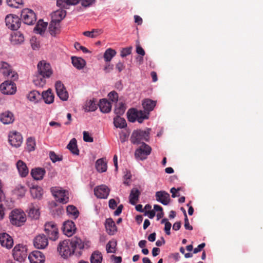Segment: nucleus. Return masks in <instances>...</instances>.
<instances>
[{
  "label": "nucleus",
  "instance_id": "f257e3e1",
  "mask_svg": "<svg viewBox=\"0 0 263 263\" xmlns=\"http://www.w3.org/2000/svg\"><path fill=\"white\" fill-rule=\"evenodd\" d=\"M149 129L146 130L138 129L134 130L130 136V140L134 144H142L144 141H148L149 138Z\"/></svg>",
  "mask_w": 263,
  "mask_h": 263
},
{
  "label": "nucleus",
  "instance_id": "f03ea898",
  "mask_svg": "<svg viewBox=\"0 0 263 263\" xmlns=\"http://www.w3.org/2000/svg\"><path fill=\"white\" fill-rule=\"evenodd\" d=\"M9 219L12 225L20 227L24 224L26 220L25 213L18 209L12 210L9 214Z\"/></svg>",
  "mask_w": 263,
  "mask_h": 263
},
{
  "label": "nucleus",
  "instance_id": "7ed1b4c3",
  "mask_svg": "<svg viewBox=\"0 0 263 263\" xmlns=\"http://www.w3.org/2000/svg\"><path fill=\"white\" fill-rule=\"evenodd\" d=\"M14 259L20 262L24 261L27 256V249L22 244L16 245L13 249Z\"/></svg>",
  "mask_w": 263,
  "mask_h": 263
},
{
  "label": "nucleus",
  "instance_id": "20e7f679",
  "mask_svg": "<svg viewBox=\"0 0 263 263\" xmlns=\"http://www.w3.org/2000/svg\"><path fill=\"white\" fill-rule=\"evenodd\" d=\"M152 148L151 146L143 143L139 148L136 149L135 152V157L138 160H144L146 159L147 156L151 154Z\"/></svg>",
  "mask_w": 263,
  "mask_h": 263
},
{
  "label": "nucleus",
  "instance_id": "39448f33",
  "mask_svg": "<svg viewBox=\"0 0 263 263\" xmlns=\"http://www.w3.org/2000/svg\"><path fill=\"white\" fill-rule=\"evenodd\" d=\"M69 243V240H64L58 245V251L64 258H67L73 254V249L71 248Z\"/></svg>",
  "mask_w": 263,
  "mask_h": 263
},
{
  "label": "nucleus",
  "instance_id": "423d86ee",
  "mask_svg": "<svg viewBox=\"0 0 263 263\" xmlns=\"http://www.w3.org/2000/svg\"><path fill=\"white\" fill-rule=\"evenodd\" d=\"M44 230L50 240L55 241L58 238V229L53 222H46L44 225Z\"/></svg>",
  "mask_w": 263,
  "mask_h": 263
},
{
  "label": "nucleus",
  "instance_id": "0eeeda50",
  "mask_svg": "<svg viewBox=\"0 0 263 263\" xmlns=\"http://www.w3.org/2000/svg\"><path fill=\"white\" fill-rule=\"evenodd\" d=\"M5 22L8 28L13 30H17L21 24L20 18L16 15L11 14L6 16Z\"/></svg>",
  "mask_w": 263,
  "mask_h": 263
},
{
  "label": "nucleus",
  "instance_id": "6e6552de",
  "mask_svg": "<svg viewBox=\"0 0 263 263\" xmlns=\"http://www.w3.org/2000/svg\"><path fill=\"white\" fill-rule=\"evenodd\" d=\"M21 17L25 24L31 25L36 20V15L33 10L29 9H24L22 11Z\"/></svg>",
  "mask_w": 263,
  "mask_h": 263
},
{
  "label": "nucleus",
  "instance_id": "1a4fd4ad",
  "mask_svg": "<svg viewBox=\"0 0 263 263\" xmlns=\"http://www.w3.org/2000/svg\"><path fill=\"white\" fill-rule=\"evenodd\" d=\"M39 73L43 77L48 78L52 74V70L50 65L45 61H41L37 64Z\"/></svg>",
  "mask_w": 263,
  "mask_h": 263
},
{
  "label": "nucleus",
  "instance_id": "9d476101",
  "mask_svg": "<svg viewBox=\"0 0 263 263\" xmlns=\"http://www.w3.org/2000/svg\"><path fill=\"white\" fill-rule=\"evenodd\" d=\"M0 89L3 93L11 95L16 92V87L14 82L6 81L1 84Z\"/></svg>",
  "mask_w": 263,
  "mask_h": 263
},
{
  "label": "nucleus",
  "instance_id": "9b49d317",
  "mask_svg": "<svg viewBox=\"0 0 263 263\" xmlns=\"http://www.w3.org/2000/svg\"><path fill=\"white\" fill-rule=\"evenodd\" d=\"M1 72L5 76L9 77L12 81L18 79V74L12 70L10 65L4 62H1Z\"/></svg>",
  "mask_w": 263,
  "mask_h": 263
},
{
  "label": "nucleus",
  "instance_id": "f8f14e48",
  "mask_svg": "<svg viewBox=\"0 0 263 263\" xmlns=\"http://www.w3.org/2000/svg\"><path fill=\"white\" fill-rule=\"evenodd\" d=\"M52 195L56 200L62 203H66L68 201V197L65 195V191L57 187H53L51 189Z\"/></svg>",
  "mask_w": 263,
  "mask_h": 263
},
{
  "label": "nucleus",
  "instance_id": "ddd939ff",
  "mask_svg": "<svg viewBox=\"0 0 263 263\" xmlns=\"http://www.w3.org/2000/svg\"><path fill=\"white\" fill-rule=\"evenodd\" d=\"M23 142V137L21 134L17 132H12L9 135V142L15 147H20Z\"/></svg>",
  "mask_w": 263,
  "mask_h": 263
},
{
  "label": "nucleus",
  "instance_id": "4468645a",
  "mask_svg": "<svg viewBox=\"0 0 263 263\" xmlns=\"http://www.w3.org/2000/svg\"><path fill=\"white\" fill-rule=\"evenodd\" d=\"M55 87L58 97L63 101H66L69 97L68 93L67 91L64 84L58 81L55 83Z\"/></svg>",
  "mask_w": 263,
  "mask_h": 263
},
{
  "label": "nucleus",
  "instance_id": "2eb2a0df",
  "mask_svg": "<svg viewBox=\"0 0 263 263\" xmlns=\"http://www.w3.org/2000/svg\"><path fill=\"white\" fill-rule=\"evenodd\" d=\"M109 189L104 184L97 186L94 189V194L95 196L98 198H107L109 195Z\"/></svg>",
  "mask_w": 263,
  "mask_h": 263
},
{
  "label": "nucleus",
  "instance_id": "dca6fc26",
  "mask_svg": "<svg viewBox=\"0 0 263 263\" xmlns=\"http://www.w3.org/2000/svg\"><path fill=\"white\" fill-rule=\"evenodd\" d=\"M33 245L38 249H44L48 246V240L44 234L39 235L34 238Z\"/></svg>",
  "mask_w": 263,
  "mask_h": 263
},
{
  "label": "nucleus",
  "instance_id": "f3484780",
  "mask_svg": "<svg viewBox=\"0 0 263 263\" xmlns=\"http://www.w3.org/2000/svg\"><path fill=\"white\" fill-rule=\"evenodd\" d=\"M0 243L3 247L11 249L13 245V240L7 233H0Z\"/></svg>",
  "mask_w": 263,
  "mask_h": 263
},
{
  "label": "nucleus",
  "instance_id": "a211bd4d",
  "mask_svg": "<svg viewBox=\"0 0 263 263\" xmlns=\"http://www.w3.org/2000/svg\"><path fill=\"white\" fill-rule=\"evenodd\" d=\"M28 258L30 263H44L45 256L39 251H34L29 255Z\"/></svg>",
  "mask_w": 263,
  "mask_h": 263
},
{
  "label": "nucleus",
  "instance_id": "6ab92c4d",
  "mask_svg": "<svg viewBox=\"0 0 263 263\" xmlns=\"http://www.w3.org/2000/svg\"><path fill=\"white\" fill-rule=\"evenodd\" d=\"M76 227L74 223L71 220L65 221L63 224V233L67 236H71L76 232Z\"/></svg>",
  "mask_w": 263,
  "mask_h": 263
},
{
  "label": "nucleus",
  "instance_id": "aec40b11",
  "mask_svg": "<svg viewBox=\"0 0 263 263\" xmlns=\"http://www.w3.org/2000/svg\"><path fill=\"white\" fill-rule=\"evenodd\" d=\"M155 196L156 200L163 205H167L171 200L170 194L164 191L157 192Z\"/></svg>",
  "mask_w": 263,
  "mask_h": 263
},
{
  "label": "nucleus",
  "instance_id": "412c9836",
  "mask_svg": "<svg viewBox=\"0 0 263 263\" xmlns=\"http://www.w3.org/2000/svg\"><path fill=\"white\" fill-rule=\"evenodd\" d=\"M10 40L12 45H19L24 41V36L21 32H14L11 34Z\"/></svg>",
  "mask_w": 263,
  "mask_h": 263
},
{
  "label": "nucleus",
  "instance_id": "4be33fe9",
  "mask_svg": "<svg viewBox=\"0 0 263 263\" xmlns=\"http://www.w3.org/2000/svg\"><path fill=\"white\" fill-rule=\"evenodd\" d=\"M105 227L107 233L110 235H114L117 231V228L112 218L106 219Z\"/></svg>",
  "mask_w": 263,
  "mask_h": 263
},
{
  "label": "nucleus",
  "instance_id": "5701e85b",
  "mask_svg": "<svg viewBox=\"0 0 263 263\" xmlns=\"http://www.w3.org/2000/svg\"><path fill=\"white\" fill-rule=\"evenodd\" d=\"M0 120L4 124L12 123L14 121V115L10 111H6L1 114Z\"/></svg>",
  "mask_w": 263,
  "mask_h": 263
},
{
  "label": "nucleus",
  "instance_id": "b1692460",
  "mask_svg": "<svg viewBox=\"0 0 263 263\" xmlns=\"http://www.w3.org/2000/svg\"><path fill=\"white\" fill-rule=\"evenodd\" d=\"M69 243L71 248L73 249V253L78 250L81 251L84 247L82 240L78 237L72 238L70 241L69 240Z\"/></svg>",
  "mask_w": 263,
  "mask_h": 263
},
{
  "label": "nucleus",
  "instance_id": "393cba45",
  "mask_svg": "<svg viewBox=\"0 0 263 263\" xmlns=\"http://www.w3.org/2000/svg\"><path fill=\"white\" fill-rule=\"evenodd\" d=\"M98 106L100 111L103 113H108L111 110V103L106 99L100 100Z\"/></svg>",
  "mask_w": 263,
  "mask_h": 263
},
{
  "label": "nucleus",
  "instance_id": "a878e982",
  "mask_svg": "<svg viewBox=\"0 0 263 263\" xmlns=\"http://www.w3.org/2000/svg\"><path fill=\"white\" fill-rule=\"evenodd\" d=\"M16 167L21 177H25L28 174V168L26 164L23 161L18 160L17 162Z\"/></svg>",
  "mask_w": 263,
  "mask_h": 263
},
{
  "label": "nucleus",
  "instance_id": "bb28decb",
  "mask_svg": "<svg viewBox=\"0 0 263 263\" xmlns=\"http://www.w3.org/2000/svg\"><path fill=\"white\" fill-rule=\"evenodd\" d=\"M140 194L141 193L138 189H133L129 196V203L132 205H135L139 200Z\"/></svg>",
  "mask_w": 263,
  "mask_h": 263
},
{
  "label": "nucleus",
  "instance_id": "cd10ccee",
  "mask_svg": "<svg viewBox=\"0 0 263 263\" xmlns=\"http://www.w3.org/2000/svg\"><path fill=\"white\" fill-rule=\"evenodd\" d=\"M45 172V170L44 168H35L31 170V175L34 179L40 180L43 178Z\"/></svg>",
  "mask_w": 263,
  "mask_h": 263
},
{
  "label": "nucleus",
  "instance_id": "c85d7f7f",
  "mask_svg": "<svg viewBox=\"0 0 263 263\" xmlns=\"http://www.w3.org/2000/svg\"><path fill=\"white\" fill-rule=\"evenodd\" d=\"M66 11L63 9H60L55 11L52 15V21L58 22H60L65 17Z\"/></svg>",
  "mask_w": 263,
  "mask_h": 263
},
{
  "label": "nucleus",
  "instance_id": "c756f323",
  "mask_svg": "<svg viewBox=\"0 0 263 263\" xmlns=\"http://www.w3.org/2000/svg\"><path fill=\"white\" fill-rule=\"evenodd\" d=\"M96 168L97 171L100 173L106 172L107 165L105 159L101 158L97 160L96 162Z\"/></svg>",
  "mask_w": 263,
  "mask_h": 263
},
{
  "label": "nucleus",
  "instance_id": "7c9ffc66",
  "mask_svg": "<svg viewBox=\"0 0 263 263\" xmlns=\"http://www.w3.org/2000/svg\"><path fill=\"white\" fill-rule=\"evenodd\" d=\"M49 31L51 35L55 36L60 32V24L51 20L49 26Z\"/></svg>",
  "mask_w": 263,
  "mask_h": 263
},
{
  "label": "nucleus",
  "instance_id": "2f4dec72",
  "mask_svg": "<svg viewBox=\"0 0 263 263\" xmlns=\"http://www.w3.org/2000/svg\"><path fill=\"white\" fill-rule=\"evenodd\" d=\"M156 103L155 101H153L149 99H146L144 100L142 102V106L144 110L148 112L153 110L155 106H156Z\"/></svg>",
  "mask_w": 263,
  "mask_h": 263
},
{
  "label": "nucleus",
  "instance_id": "473e14b6",
  "mask_svg": "<svg viewBox=\"0 0 263 263\" xmlns=\"http://www.w3.org/2000/svg\"><path fill=\"white\" fill-rule=\"evenodd\" d=\"M43 98L47 104H51L54 101V95L50 89L42 92L41 98Z\"/></svg>",
  "mask_w": 263,
  "mask_h": 263
},
{
  "label": "nucleus",
  "instance_id": "72a5a7b5",
  "mask_svg": "<svg viewBox=\"0 0 263 263\" xmlns=\"http://www.w3.org/2000/svg\"><path fill=\"white\" fill-rule=\"evenodd\" d=\"M72 64L74 67L78 69H82L85 65V61L81 58L71 57Z\"/></svg>",
  "mask_w": 263,
  "mask_h": 263
},
{
  "label": "nucleus",
  "instance_id": "f704fd0d",
  "mask_svg": "<svg viewBox=\"0 0 263 263\" xmlns=\"http://www.w3.org/2000/svg\"><path fill=\"white\" fill-rule=\"evenodd\" d=\"M114 124L117 128H123L127 126L126 120L123 118L117 116L114 119Z\"/></svg>",
  "mask_w": 263,
  "mask_h": 263
},
{
  "label": "nucleus",
  "instance_id": "c9c22d12",
  "mask_svg": "<svg viewBox=\"0 0 263 263\" xmlns=\"http://www.w3.org/2000/svg\"><path fill=\"white\" fill-rule=\"evenodd\" d=\"M30 193L33 198L40 199L42 196L43 190L40 186H33L32 187H30Z\"/></svg>",
  "mask_w": 263,
  "mask_h": 263
},
{
  "label": "nucleus",
  "instance_id": "e433bc0d",
  "mask_svg": "<svg viewBox=\"0 0 263 263\" xmlns=\"http://www.w3.org/2000/svg\"><path fill=\"white\" fill-rule=\"evenodd\" d=\"M67 212L68 215L74 219H76L79 215V212L77 208L72 205H69L67 206Z\"/></svg>",
  "mask_w": 263,
  "mask_h": 263
},
{
  "label": "nucleus",
  "instance_id": "4c0bfd02",
  "mask_svg": "<svg viewBox=\"0 0 263 263\" xmlns=\"http://www.w3.org/2000/svg\"><path fill=\"white\" fill-rule=\"evenodd\" d=\"M67 148L74 155H79V151L77 145V140L75 138L72 139L67 146Z\"/></svg>",
  "mask_w": 263,
  "mask_h": 263
},
{
  "label": "nucleus",
  "instance_id": "58836bf2",
  "mask_svg": "<svg viewBox=\"0 0 263 263\" xmlns=\"http://www.w3.org/2000/svg\"><path fill=\"white\" fill-rule=\"evenodd\" d=\"M91 263H102V255L99 251L93 252L90 256Z\"/></svg>",
  "mask_w": 263,
  "mask_h": 263
},
{
  "label": "nucleus",
  "instance_id": "ea45409f",
  "mask_svg": "<svg viewBox=\"0 0 263 263\" xmlns=\"http://www.w3.org/2000/svg\"><path fill=\"white\" fill-rule=\"evenodd\" d=\"M45 78L43 77L42 75L39 74L34 76L33 82L35 85L40 87H43L46 84Z\"/></svg>",
  "mask_w": 263,
  "mask_h": 263
},
{
  "label": "nucleus",
  "instance_id": "a19ab883",
  "mask_svg": "<svg viewBox=\"0 0 263 263\" xmlns=\"http://www.w3.org/2000/svg\"><path fill=\"white\" fill-rule=\"evenodd\" d=\"M127 116L129 122H135L137 119V109L136 108L129 109L127 112Z\"/></svg>",
  "mask_w": 263,
  "mask_h": 263
},
{
  "label": "nucleus",
  "instance_id": "79ce46f5",
  "mask_svg": "<svg viewBox=\"0 0 263 263\" xmlns=\"http://www.w3.org/2000/svg\"><path fill=\"white\" fill-rule=\"evenodd\" d=\"M117 241L115 239H111L109 241L106 246L107 253H116V252Z\"/></svg>",
  "mask_w": 263,
  "mask_h": 263
},
{
  "label": "nucleus",
  "instance_id": "37998d69",
  "mask_svg": "<svg viewBox=\"0 0 263 263\" xmlns=\"http://www.w3.org/2000/svg\"><path fill=\"white\" fill-rule=\"evenodd\" d=\"M137 121L142 123L144 119H147L149 117V113L146 112L145 110H138L137 109Z\"/></svg>",
  "mask_w": 263,
  "mask_h": 263
},
{
  "label": "nucleus",
  "instance_id": "c03bdc74",
  "mask_svg": "<svg viewBox=\"0 0 263 263\" xmlns=\"http://www.w3.org/2000/svg\"><path fill=\"white\" fill-rule=\"evenodd\" d=\"M27 97L30 101L36 102L41 99V95L38 91L33 90L30 92Z\"/></svg>",
  "mask_w": 263,
  "mask_h": 263
},
{
  "label": "nucleus",
  "instance_id": "a18cd8bd",
  "mask_svg": "<svg viewBox=\"0 0 263 263\" xmlns=\"http://www.w3.org/2000/svg\"><path fill=\"white\" fill-rule=\"evenodd\" d=\"M36 146L35 140L33 137L27 138L26 141V149L28 152H32L35 150Z\"/></svg>",
  "mask_w": 263,
  "mask_h": 263
},
{
  "label": "nucleus",
  "instance_id": "49530a36",
  "mask_svg": "<svg viewBox=\"0 0 263 263\" xmlns=\"http://www.w3.org/2000/svg\"><path fill=\"white\" fill-rule=\"evenodd\" d=\"M116 54V51L111 48L107 49L104 53V58L106 62H110Z\"/></svg>",
  "mask_w": 263,
  "mask_h": 263
},
{
  "label": "nucleus",
  "instance_id": "de8ad7c7",
  "mask_svg": "<svg viewBox=\"0 0 263 263\" xmlns=\"http://www.w3.org/2000/svg\"><path fill=\"white\" fill-rule=\"evenodd\" d=\"M47 23L43 22L42 20H40L35 26L34 30L40 34L44 33L47 27Z\"/></svg>",
  "mask_w": 263,
  "mask_h": 263
},
{
  "label": "nucleus",
  "instance_id": "09e8293b",
  "mask_svg": "<svg viewBox=\"0 0 263 263\" xmlns=\"http://www.w3.org/2000/svg\"><path fill=\"white\" fill-rule=\"evenodd\" d=\"M102 31L101 29H93L91 31H85L83 34L86 36L95 38L98 36L99 34H101Z\"/></svg>",
  "mask_w": 263,
  "mask_h": 263
},
{
  "label": "nucleus",
  "instance_id": "8fccbe9b",
  "mask_svg": "<svg viewBox=\"0 0 263 263\" xmlns=\"http://www.w3.org/2000/svg\"><path fill=\"white\" fill-rule=\"evenodd\" d=\"M97 109V105L94 100L87 101L85 104V110L87 111H93Z\"/></svg>",
  "mask_w": 263,
  "mask_h": 263
},
{
  "label": "nucleus",
  "instance_id": "3c124183",
  "mask_svg": "<svg viewBox=\"0 0 263 263\" xmlns=\"http://www.w3.org/2000/svg\"><path fill=\"white\" fill-rule=\"evenodd\" d=\"M125 109V104L122 102H120L116 105L115 112L117 116H120L124 113Z\"/></svg>",
  "mask_w": 263,
  "mask_h": 263
},
{
  "label": "nucleus",
  "instance_id": "603ef678",
  "mask_svg": "<svg viewBox=\"0 0 263 263\" xmlns=\"http://www.w3.org/2000/svg\"><path fill=\"white\" fill-rule=\"evenodd\" d=\"M7 3L9 6L13 8H18L23 4L22 0H7Z\"/></svg>",
  "mask_w": 263,
  "mask_h": 263
},
{
  "label": "nucleus",
  "instance_id": "864d4df0",
  "mask_svg": "<svg viewBox=\"0 0 263 263\" xmlns=\"http://www.w3.org/2000/svg\"><path fill=\"white\" fill-rule=\"evenodd\" d=\"M29 215L30 217L34 219H37L40 216V212L39 209H35L34 207L31 208L29 212Z\"/></svg>",
  "mask_w": 263,
  "mask_h": 263
},
{
  "label": "nucleus",
  "instance_id": "5fc2aeb1",
  "mask_svg": "<svg viewBox=\"0 0 263 263\" xmlns=\"http://www.w3.org/2000/svg\"><path fill=\"white\" fill-rule=\"evenodd\" d=\"M132 50V47L129 46L123 48L121 49L120 52V55L122 58H124L131 54Z\"/></svg>",
  "mask_w": 263,
  "mask_h": 263
},
{
  "label": "nucleus",
  "instance_id": "6e6d98bb",
  "mask_svg": "<svg viewBox=\"0 0 263 263\" xmlns=\"http://www.w3.org/2000/svg\"><path fill=\"white\" fill-rule=\"evenodd\" d=\"M31 47L33 50L38 49L40 47V44L35 37H32L30 40Z\"/></svg>",
  "mask_w": 263,
  "mask_h": 263
},
{
  "label": "nucleus",
  "instance_id": "4d7b16f0",
  "mask_svg": "<svg viewBox=\"0 0 263 263\" xmlns=\"http://www.w3.org/2000/svg\"><path fill=\"white\" fill-rule=\"evenodd\" d=\"M108 96L109 99L112 102H117L118 101V95L115 91H112L108 93Z\"/></svg>",
  "mask_w": 263,
  "mask_h": 263
},
{
  "label": "nucleus",
  "instance_id": "13d9d810",
  "mask_svg": "<svg viewBox=\"0 0 263 263\" xmlns=\"http://www.w3.org/2000/svg\"><path fill=\"white\" fill-rule=\"evenodd\" d=\"M49 157L53 162L62 160V158L57 155L54 152H50L49 153Z\"/></svg>",
  "mask_w": 263,
  "mask_h": 263
},
{
  "label": "nucleus",
  "instance_id": "bf43d9fd",
  "mask_svg": "<svg viewBox=\"0 0 263 263\" xmlns=\"http://www.w3.org/2000/svg\"><path fill=\"white\" fill-rule=\"evenodd\" d=\"M83 140L87 142H92L93 141V138L91 137L87 132L84 131L83 132Z\"/></svg>",
  "mask_w": 263,
  "mask_h": 263
},
{
  "label": "nucleus",
  "instance_id": "052dcab7",
  "mask_svg": "<svg viewBox=\"0 0 263 263\" xmlns=\"http://www.w3.org/2000/svg\"><path fill=\"white\" fill-rule=\"evenodd\" d=\"M57 5L59 7L64 9H68V5L66 0H57Z\"/></svg>",
  "mask_w": 263,
  "mask_h": 263
},
{
  "label": "nucleus",
  "instance_id": "680f3d73",
  "mask_svg": "<svg viewBox=\"0 0 263 263\" xmlns=\"http://www.w3.org/2000/svg\"><path fill=\"white\" fill-rule=\"evenodd\" d=\"M74 47L77 50H82L84 53L89 52V50L86 47L81 45V44L78 42L75 43Z\"/></svg>",
  "mask_w": 263,
  "mask_h": 263
},
{
  "label": "nucleus",
  "instance_id": "e2e57ef3",
  "mask_svg": "<svg viewBox=\"0 0 263 263\" xmlns=\"http://www.w3.org/2000/svg\"><path fill=\"white\" fill-rule=\"evenodd\" d=\"M81 5L84 7H88L90 6L95 2V0H81Z\"/></svg>",
  "mask_w": 263,
  "mask_h": 263
},
{
  "label": "nucleus",
  "instance_id": "0e129e2a",
  "mask_svg": "<svg viewBox=\"0 0 263 263\" xmlns=\"http://www.w3.org/2000/svg\"><path fill=\"white\" fill-rule=\"evenodd\" d=\"M184 228L186 230H193V227L190 224L186 213H185Z\"/></svg>",
  "mask_w": 263,
  "mask_h": 263
},
{
  "label": "nucleus",
  "instance_id": "69168bd1",
  "mask_svg": "<svg viewBox=\"0 0 263 263\" xmlns=\"http://www.w3.org/2000/svg\"><path fill=\"white\" fill-rule=\"evenodd\" d=\"M17 190L20 196L22 197L24 196L26 192V189L24 186L21 185H18L17 186Z\"/></svg>",
  "mask_w": 263,
  "mask_h": 263
},
{
  "label": "nucleus",
  "instance_id": "338daca9",
  "mask_svg": "<svg viewBox=\"0 0 263 263\" xmlns=\"http://www.w3.org/2000/svg\"><path fill=\"white\" fill-rule=\"evenodd\" d=\"M125 67V66L124 64V63L121 62H119L116 65V69L119 72H121Z\"/></svg>",
  "mask_w": 263,
  "mask_h": 263
},
{
  "label": "nucleus",
  "instance_id": "774afa93",
  "mask_svg": "<svg viewBox=\"0 0 263 263\" xmlns=\"http://www.w3.org/2000/svg\"><path fill=\"white\" fill-rule=\"evenodd\" d=\"M128 135L125 133L122 132L120 135V139L122 143H124L127 140Z\"/></svg>",
  "mask_w": 263,
  "mask_h": 263
}]
</instances>
